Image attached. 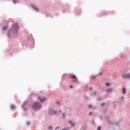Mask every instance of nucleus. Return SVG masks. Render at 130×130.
<instances>
[{"mask_svg":"<svg viewBox=\"0 0 130 130\" xmlns=\"http://www.w3.org/2000/svg\"><path fill=\"white\" fill-rule=\"evenodd\" d=\"M123 78H129L130 75L129 74H125L124 75H123Z\"/></svg>","mask_w":130,"mask_h":130,"instance_id":"39448f33","label":"nucleus"},{"mask_svg":"<svg viewBox=\"0 0 130 130\" xmlns=\"http://www.w3.org/2000/svg\"><path fill=\"white\" fill-rule=\"evenodd\" d=\"M107 92H108V93H110V92H111V91H112V89H111V88H109V89H108L107 90Z\"/></svg>","mask_w":130,"mask_h":130,"instance_id":"0eeeda50","label":"nucleus"},{"mask_svg":"<svg viewBox=\"0 0 130 130\" xmlns=\"http://www.w3.org/2000/svg\"><path fill=\"white\" fill-rule=\"evenodd\" d=\"M70 88H73V86L71 85Z\"/></svg>","mask_w":130,"mask_h":130,"instance_id":"a211bd4d","label":"nucleus"},{"mask_svg":"<svg viewBox=\"0 0 130 130\" xmlns=\"http://www.w3.org/2000/svg\"><path fill=\"white\" fill-rule=\"evenodd\" d=\"M18 29H19V26H18V24H14L13 25L11 29L10 30V31L13 32L14 34H17Z\"/></svg>","mask_w":130,"mask_h":130,"instance_id":"f257e3e1","label":"nucleus"},{"mask_svg":"<svg viewBox=\"0 0 130 130\" xmlns=\"http://www.w3.org/2000/svg\"><path fill=\"white\" fill-rule=\"evenodd\" d=\"M41 107V105H40V104H39L38 102L34 103L32 105V108H34V109H36V110L40 109Z\"/></svg>","mask_w":130,"mask_h":130,"instance_id":"f03ea898","label":"nucleus"},{"mask_svg":"<svg viewBox=\"0 0 130 130\" xmlns=\"http://www.w3.org/2000/svg\"><path fill=\"white\" fill-rule=\"evenodd\" d=\"M69 123H70V124H71V125H72V126H74V125H75V123H73V122H72V121H69Z\"/></svg>","mask_w":130,"mask_h":130,"instance_id":"423d86ee","label":"nucleus"},{"mask_svg":"<svg viewBox=\"0 0 130 130\" xmlns=\"http://www.w3.org/2000/svg\"><path fill=\"white\" fill-rule=\"evenodd\" d=\"M106 86H109L110 85V83H106Z\"/></svg>","mask_w":130,"mask_h":130,"instance_id":"f8f14e48","label":"nucleus"},{"mask_svg":"<svg viewBox=\"0 0 130 130\" xmlns=\"http://www.w3.org/2000/svg\"><path fill=\"white\" fill-rule=\"evenodd\" d=\"M16 107H15V106L14 105H12L11 106V109H13L14 110V109H15Z\"/></svg>","mask_w":130,"mask_h":130,"instance_id":"1a4fd4ad","label":"nucleus"},{"mask_svg":"<svg viewBox=\"0 0 130 130\" xmlns=\"http://www.w3.org/2000/svg\"><path fill=\"white\" fill-rule=\"evenodd\" d=\"M8 28V27H7V26H4L3 27V31H5V30H7V28Z\"/></svg>","mask_w":130,"mask_h":130,"instance_id":"6e6552de","label":"nucleus"},{"mask_svg":"<svg viewBox=\"0 0 130 130\" xmlns=\"http://www.w3.org/2000/svg\"><path fill=\"white\" fill-rule=\"evenodd\" d=\"M38 99L40 100L41 103L44 102L45 100H46V99L45 97L42 96V95H40L38 96Z\"/></svg>","mask_w":130,"mask_h":130,"instance_id":"7ed1b4c3","label":"nucleus"},{"mask_svg":"<svg viewBox=\"0 0 130 130\" xmlns=\"http://www.w3.org/2000/svg\"><path fill=\"white\" fill-rule=\"evenodd\" d=\"M52 128V127L51 126H49V129H51Z\"/></svg>","mask_w":130,"mask_h":130,"instance_id":"ddd939ff","label":"nucleus"},{"mask_svg":"<svg viewBox=\"0 0 130 130\" xmlns=\"http://www.w3.org/2000/svg\"><path fill=\"white\" fill-rule=\"evenodd\" d=\"M13 2L14 3V4H16V1L14 0Z\"/></svg>","mask_w":130,"mask_h":130,"instance_id":"f3484780","label":"nucleus"},{"mask_svg":"<svg viewBox=\"0 0 130 130\" xmlns=\"http://www.w3.org/2000/svg\"><path fill=\"white\" fill-rule=\"evenodd\" d=\"M62 115H63V116H64V114H63Z\"/></svg>","mask_w":130,"mask_h":130,"instance_id":"6ab92c4d","label":"nucleus"},{"mask_svg":"<svg viewBox=\"0 0 130 130\" xmlns=\"http://www.w3.org/2000/svg\"><path fill=\"white\" fill-rule=\"evenodd\" d=\"M34 9H35L36 11H37L38 12L39 11V9H38V8H37L36 7H34Z\"/></svg>","mask_w":130,"mask_h":130,"instance_id":"9d476101","label":"nucleus"},{"mask_svg":"<svg viewBox=\"0 0 130 130\" xmlns=\"http://www.w3.org/2000/svg\"><path fill=\"white\" fill-rule=\"evenodd\" d=\"M123 93H125V88H123Z\"/></svg>","mask_w":130,"mask_h":130,"instance_id":"9b49d317","label":"nucleus"},{"mask_svg":"<svg viewBox=\"0 0 130 130\" xmlns=\"http://www.w3.org/2000/svg\"><path fill=\"white\" fill-rule=\"evenodd\" d=\"M62 130H67V128H64L62 129Z\"/></svg>","mask_w":130,"mask_h":130,"instance_id":"dca6fc26","label":"nucleus"},{"mask_svg":"<svg viewBox=\"0 0 130 130\" xmlns=\"http://www.w3.org/2000/svg\"><path fill=\"white\" fill-rule=\"evenodd\" d=\"M91 114H92V113H90V115H91Z\"/></svg>","mask_w":130,"mask_h":130,"instance_id":"aec40b11","label":"nucleus"},{"mask_svg":"<svg viewBox=\"0 0 130 130\" xmlns=\"http://www.w3.org/2000/svg\"><path fill=\"white\" fill-rule=\"evenodd\" d=\"M104 105H105V103H102V104H101V106H103Z\"/></svg>","mask_w":130,"mask_h":130,"instance_id":"4468645a","label":"nucleus"},{"mask_svg":"<svg viewBox=\"0 0 130 130\" xmlns=\"http://www.w3.org/2000/svg\"><path fill=\"white\" fill-rule=\"evenodd\" d=\"M101 127H99L97 130H101Z\"/></svg>","mask_w":130,"mask_h":130,"instance_id":"2eb2a0df","label":"nucleus"},{"mask_svg":"<svg viewBox=\"0 0 130 130\" xmlns=\"http://www.w3.org/2000/svg\"><path fill=\"white\" fill-rule=\"evenodd\" d=\"M71 79H72L73 80V82H74L75 83H78V78L77 77V76H75V75H72L71 76Z\"/></svg>","mask_w":130,"mask_h":130,"instance_id":"20e7f679","label":"nucleus"}]
</instances>
